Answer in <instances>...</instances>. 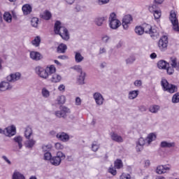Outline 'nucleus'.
Segmentation results:
<instances>
[{
  "label": "nucleus",
  "mask_w": 179,
  "mask_h": 179,
  "mask_svg": "<svg viewBox=\"0 0 179 179\" xmlns=\"http://www.w3.org/2000/svg\"><path fill=\"white\" fill-rule=\"evenodd\" d=\"M166 72L169 75H173V73H174V67H168L166 69Z\"/></svg>",
  "instance_id": "54"
},
{
  "label": "nucleus",
  "mask_w": 179,
  "mask_h": 179,
  "mask_svg": "<svg viewBox=\"0 0 179 179\" xmlns=\"http://www.w3.org/2000/svg\"><path fill=\"white\" fill-rule=\"evenodd\" d=\"M2 159H3V160H5L6 163H8V164H12V162H10V161L8 159V157H6V156L3 155L2 157Z\"/></svg>",
  "instance_id": "64"
},
{
  "label": "nucleus",
  "mask_w": 179,
  "mask_h": 179,
  "mask_svg": "<svg viewBox=\"0 0 179 179\" xmlns=\"http://www.w3.org/2000/svg\"><path fill=\"white\" fill-rule=\"evenodd\" d=\"M171 85V84H170L169 82L164 78L161 80V86L164 92H166Z\"/></svg>",
  "instance_id": "24"
},
{
  "label": "nucleus",
  "mask_w": 179,
  "mask_h": 179,
  "mask_svg": "<svg viewBox=\"0 0 179 179\" xmlns=\"http://www.w3.org/2000/svg\"><path fill=\"white\" fill-rule=\"evenodd\" d=\"M12 89V86L8 82L3 81L0 84V90L1 92H5V90H9Z\"/></svg>",
  "instance_id": "19"
},
{
  "label": "nucleus",
  "mask_w": 179,
  "mask_h": 179,
  "mask_svg": "<svg viewBox=\"0 0 179 179\" xmlns=\"http://www.w3.org/2000/svg\"><path fill=\"white\" fill-rule=\"evenodd\" d=\"M55 148L57 149V150H62V149H64V145L61 144V143H57L55 144Z\"/></svg>",
  "instance_id": "55"
},
{
  "label": "nucleus",
  "mask_w": 179,
  "mask_h": 179,
  "mask_svg": "<svg viewBox=\"0 0 179 179\" xmlns=\"http://www.w3.org/2000/svg\"><path fill=\"white\" fill-rule=\"evenodd\" d=\"M14 142L16 143H18L19 149H22L23 147V144H22V142H23V138L20 136H17L13 138Z\"/></svg>",
  "instance_id": "27"
},
{
  "label": "nucleus",
  "mask_w": 179,
  "mask_h": 179,
  "mask_svg": "<svg viewBox=\"0 0 179 179\" xmlns=\"http://www.w3.org/2000/svg\"><path fill=\"white\" fill-rule=\"evenodd\" d=\"M106 20H107V17H96L94 19V23L96 26L101 27Z\"/></svg>",
  "instance_id": "18"
},
{
  "label": "nucleus",
  "mask_w": 179,
  "mask_h": 179,
  "mask_svg": "<svg viewBox=\"0 0 179 179\" xmlns=\"http://www.w3.org/2000/svg\"><path fill=\"white\" fill-rule=\"evenodd\" d=\"M62 79V77L57 73H54L52 75V78H50V81L52 83H58L61 82V80Z\"/></svg>",
  "instance_id": "21"
},
{
  "label": "nucleus",
  "mask_w": 179,
  "mask_h": 179,
  "mask_svg": "<svg viewBox=\"0 0 179 179\" xmlns=\"http://www.w3.org/2000/svg\"><path fill=\"white\" fill-rule=\"evenodd\" d=\"M30 58L34 61H40L43 59V55L38 52L32 51L30 52Z\"/></svg>",
  "instance_id": "15"
},
{
  "label": "nucleus",
  "mask_w": 179,
  "mask_h": 179,
  "mask_svg": "<svg viewBox=\"0 0 179 179\" xmlns=\"http://www.w3.org/2000/svg\"><path fill=\"white\" fill-rule=\"evenodd\" d=\"M138 94H139L138 90H133L129 92V100H134V99H136L138 97Z\"/></svg>",
  "instance_id": "30"
},
{
  "label": "nucleus",
  "mask_w": 179,
  "mask_h": 179,
  "mask_svg": "<svg viewBox=\"0 0 179 179\" xmlns=\"http://www.w3.org/2000/svg\"><path fill=\"white\" fill-rule=\"evenodd\" d=\"M82 104V99L80 97L76 98V106H80Z\"/></svg>",
  "instance_id": "60"
},
{
  "label": "nucleus",
  "mask_w": 179,
  "mask_h": 179,
  "mask_svg": "<svg viewBox=\"0 0 179 179\" xmlns=\"http://www.w3.org/2000/svg\"><path fill=\"white\" fill-rule=\"evenodd\" d=\"M41 17L44 19V20H50L52 17V14L48 10H46L41 15Z\"/></svg>",
  "instance_id": "23"
},
{
  "label": "nucleus",
  "mask_w": 179,
  "mask_h": 179,
  "mask_svg": "<svg viewBox=\"0 0 179 179\" xmlns=\"http://www.w3.org/2000/svg\"><path fill=\"white\" fill-rule=\"evenodd\" d=\"M154 17L155 19L157 20V19H160L161 16H162V11L160 10H158L157 11H154Z\"/></svg>",
  "instance_id": "50"
},
{
  "label": "nucleus",
  "mask_w": 179,
  "mask_h": 179,
  "mask_svg": "<svg viewBox=\"0 0 179 179\" xmlns=\"http://www.w3.org/2000/svg\"><path fill=\"white\" fill-rule=\"evenodd\" d=\"M13 179H26L24 176L17 171H15L13 174Z\"/></svg>",
  "instance_id": "33"
},
{
  "label": "nucleus",
  "mask_w": 179,
  "mask_h": 179,
  "mask_svg": "<svg viewBox=\"0 0 179 179\" xmlns=\"http://www.w3.org/2000/svg\"><path fill=\"white\" fill-rule=\"evenodd\" d=\"M108 22L109 27L113 30L118 29L119 27L121 26V22L117 19V15L115 13H112L110 14Z\"/></svg>",
  "instance_id": "2"
},
{
  "label": "nucleus",
  "mask_w": 179,
  "mask_h": 179,
  "mask_svg": "<svg viewBox=\"0 0 179 179\" xmlns=\"http://www.w3.org/2000/svg\"><path fill=\"white\" fill-rule=\"evenodd\" d=\"M60 110V111L62 112V118H65L66 117V114L71 113L69 108L65 106H61Z\"/></svg>",
  "instance_id": "32"
},
{
  "label": "nucleus",
  "mask_w": 179,
  "mask_h": 179,
  "mask_svg": "<svg viewBox=\"0 0 179 179\" xmlns=\"http://www.w3.org/2000/svg\"><path fill=\"white\" fill-rule=\"evenodd\" d=\"M143 30L144 33H146V34H150L151 37H157V36H159V32H157V30L152 27V26L149 24H143Z\"/></svg>",
  "instance_id": "5"
},
{
  "label": "nucleus",
  "mask_w": 179,
  "mask_h": 179,
  "mask_svg": "<svg viewBox=\"0 0 179 179\" xmlns=\"http://www.w3.org/2000/svg\"><path fill=\"white\" fill-rule=\"evenodd\" d=\"M110 138L112 141H114V142H117V143H122V142H124V138H122V136L118 135V134L115 132L110 133Z\"/></svg>",
  "instance_id": "13"
},
{
  "label": "nucleus",
  "mask_w": 179,
  "mask_h": 179,
  "mask_svg": "<svg viewBox=\"0 0 179 179\" xmlns=\"http://www.w3.org/2000/svg\"><path fill=\"white\" fill-rule=\"evenodd\" d=\"M145 141L148 145H150L153 141H156V134L154 133L148 134V137L145 138Z\"/></svg>",
  "instance_id": "25"
},
{
  "label": "nucleus",
  "mask_w": 179,
  "mask_h": 179,
  "mask_svg": "<svg viewBox=\"0 0 179 179\" xmlns=\"http://www.w3.org/2000/svg\"><path fill=\"white\" fill-rule=\"evenodd\" d=\"M51 150V145H43L42 146V150L43 152H50V150Z\"/></svg>",
  "instance_id": "52"
},
{
  "label": "nucleus",
  "mask_w": 179,
  "mask_h": 179,
  "mask_svg": "<svg viewBox=\"0 0 179 179\" xmlns=\"http://www.w3.org/2000/svg\"><path fill=\"white\" fill-rule=\"evenodd\" d=\"M134 86H136V87H141V86H142V80H136V81H134Z\"/></svg>",
  "instance_id": "57"
},
{
  "label": "nucleus",
  "mask_w": 179,
  "mask_h": 179,
  "mask_svg": "<svg viewBox=\"0 0 179 179\" xmlns=\"http://www.w3.org/2000/svg\"><path fill=\"white\" fill-rule=\"evenodd\" d=\"M145 143H146V139L145 140V138L141 137L138 139V141L136 142V149L137 152H141V150L143 149V146L145 145Z\"/></svg>",
  "instance_id": "14"
},
{
  "label": "nucleus",
  "mask_w": 179,
  "mask_h": 179,
  "mask_svg": "<svg viewBox=\"0 0 179 179\" xmlns=\"http://www.w3.org/2000/svg\"><path fill=\"white\" fill-rule=\"evenodd\" d=\"M168 45L169 37H167V36H162L158 42L159 48L161 50V51H165V50H167Z\"/></svg>",
  "instance_id": "6"
},
{
  "label": "nucleus",
  "mask_w": 179,
  "mask_h": 179,
  "mask_svg": "<svg viewBox=\"0 0 179 179\" xmlns=\"http://www.w3.org/2000/svg\"><path fill=\"white\" fill-rule=\"evenodd\" d=\"M120 179H131V175L128 173H122L120 177Z\"/></svg>",
  "instance_id": "53"
},
{
  "label": "nucleus",
  "mask_w": 179,
  "mask_h": 179,
  "mask_svg": "<svg viewBox=\"0 0 179 179\" xmlns=\"http://www.w3.org/2000/svg\"><path fill=\"white\" fill-rule=\"evenodd\" d=\"M75 54V62L77 64H80V62H82L84 59L85 57L80 54V52H74Z\"/></svg>",
  "instance_id": "20"
},
{
  "label": "nucleus",
  "mask_w": 179,
  "mask_h": 179,
  "mask_svg": "<svg viewBox=\"0 0 179 179\" xmlns=\"http://www.w3.org/2000/svg\"><path fill=\"white\" fill-rule=\"evenodd\" d=\"M34 145H36V141L33 139L29 138L25 142V146L28 148V149H31Z\"/></svg>",
  "instance_id": "36"
},
{
  "label": "nucleus",
  "mask_w": 179,
  "mask_h": 179,
  "mask_svg": "<svg viewBox=\"0 0 179 179\" xmlns=\"http://www.w3.org/2000/svg\"><path fill=\"white\" fill-rule=\"evenodd\" d=\"M57 138L60 141H62V142H68V141H69V136L64 132L58 133L57 134Z\"/></svg>",
  "instance_id": "17"
},
{
  "label": "nucleus",
  "mask_w": 179,
  "mask_h": 179,
  "mask_svg": "<svg viewBox=\"0 0 179 179\" xmlns=\"http://www.w3.org/2000/svg\"><path fill=\"white\" fill-rule=\"evenodd\" d=\"M67 49H68V47L66 46V45L64 43H61L57 47V52H60L61 54H64V52L66 51Z\"/></svg>",
  "instance_id": "28"
},
{
  "label": "nucleus",
  "mask_w": 179,
  "mask_h": 179,
  "mask_svg": "<svg viewBox=\"0 0 179 179\" xmlns=\"http://www.w3.org/2000/svg\"><path fill=\"white\" fill-rule=\"evenodd\" d=\"M178 64L176 57H171V65L173 68H177Z\"/></svg>",
  "instance_id": "45"
},
{
  "label": "nucleus",
  "mask_w": 179,
  "mask_h": 179,
  "mask_svg": "<svg viewBox=\"0 0 179 179\" xmlns=\"http://www.w3.org/2000/svg\"><path fill=\"white\" fill-rule=\"evenodd\" d=\"M109 40H110V37H108V36H103L102 37V41H103V43H108Z\"/></svg>",
  "instance_id": "61"
},
{
  "label": "nucleus",
  "mask_w": 179,
  "mask_h": 179,
  "mask_svg": "<svg viewBox=\"0 0 179 179\" xmlns=\"http://www.w3.org/2000/svg\"><path fill=\"white\" fill-rule=\"evenodd\" d=\"M169 20L172 23L173 29L175 31H179L178 19H177V14L174 10L170 12Z\"/></svg>",
  "instance_id": "4"
},
{
  "label": "nucleus",
  "mask_w": 179,
  "mask_h": 179,
  "mask_svg": "<svg viewBox=\"0 0 179 179\" xmlns=\"http://www.w3.org/2000/svg\"><path fill=\"white\" fill-rule=\"evenodd\" d=\"M132 20H133L132 15H127L124 16L122 19V24L124 30H127V29L129 27V24L132 23Z\"/></svg>",
  "instance_id": "9"
},
{
  "label": "nucleus",
  "mask_w": 179,
  "mask_h": 179,
  "mask_svg": "<svg viewBox=\"0 0 179 179\" xmlns=\"http://www.w3.org/2000/svg\"><path fill=\"white\" fill-rule=\"evenodd\" d=\"M31 24L33 27H38V18L33 17L31 20Z\"/></svg>",
  "instance_id": "44"
},
{
  "label": "nucleus",
  "mask_w": 179,
  "mask_h": 179,
  "mask_svg": "<svg viewBox=\"0 0 179 179\" xmlns=\"http://www.w3.org/2000/svg\"><path fill=\"white\" fill-rule=\"evenodd\" d=\"M93 97L98 106H103V103H104V98L103 97V95L100 94V92H95L93 94Z\"/></svg>",
  "instance_id": "11"
},
{
  "label": "nucleus",
  "mask_w": 179,
  "mask_h": 179,
  "mask_svg": "<svg viewBox=\"0 0 179 179\" xmlns=\"http://www.w3.org/2000/svg\"><path fill=\"white\" fill-rule=\"evenodd\" d=\"M139 110L141 111L142 113L148 110V108H146V106H139Z\"/></svg>",
  "instance_id": "62"
},
{
  "label": "nucleus",
  "mask_w": 179,
  "mask_h": 179,
  "mask_svg": "<svg viewBox=\"0 0 179 179\" xmlns=\"http://www.w3.org/2000/svg\"><path fill=\"white\" fill-rule=\"evenodd\" d=\"M65 101H66L65 96L62 95V96L57 97L58 104H64Z\"/></svg>",
  "instance_id": "47"
},
{
  "label": "nucleus",
  "mask_w": 179,
  "mask_h": 179,
  "mask_svg": "<svg viewBox=\"0 0 179 179\" xmlns=\"http://www.w3.org/2000/svg\"><path fill=\"white\" fill-rule=\"evenodd\" d=\"M73 69H75V71H77L78 73H82L83 72V71L82 70V66H75L73 67Z\"/></svg>",
  "instance_id": "58"
},
{
  "label": "nucleus",
  "mask_w": 179,
  "mask_h": 179,
  "mask_svg": "<svg viewBox=\"0 0 179 179\" xmlns=\"http://www.w3.org/2000/svg\"><path fill=\"white\" fill-rule=\"evenodd\" d=\"M134 30H135V33H136L138 36H142V34L145 33L143 31V27L142 26H136Z\"/></svg>",
  "instance_id": "40"
},
{
  "label": "nucleus",
  "mask_w": 179,
  "mask_h": 179,
  "mask_svg": "<svg viewBox=\"0 0 179 179\" xmlns=\"http://www.w3.org/2000/svg\"><path fill=\"white\" fill-rule=\"evenodd\" d=\"M100 149V145L97 144V142L94 141L92 144V152H97Z\"/></svg>",
  "instance_id": "43"
},
{
  "label": "nucleus",
  "mask_w": 179,
  "mask_h": 179,
  "mask_svg": "<svg viewBox=\"0 0 179 179\" xmlns=\"http://www.w3.org/2000/svg\"><path fill=\"white\" fill-rule=\"evenodd\" d=\"M54 32L55 34H59L62 37V40L68 41L69 40V31L66 27L62 26V23L60 21H56L54 27Z\"/></svg>",
  "instance_id": "1"
},
{
  "label": "nucleus",
  "mask_w": 179,
  "mask_h": 179,
  "mask_svg": "<svg viewBox=\"0 0 179 179\" xmlns=\"http://www.w3.org/2000/svg\"><path fill=\"white\" fill-rule=\"evenodd\" d=\"M51 159H52V155H51V152H47L44 154V160H50L51 162Z\"/></svg>",
  "instance_id": "48"
},
{
  "label": "nucleus",
  "mask_w": 179,
  "mask_h": 179,
  "mask_svg": "<svg viewBox=\"0 0 179 179\" xmlns=\"http://www.w3.org/2000/svg\"><path fill=\"white\" fill-rule=\"evenodd\" d=\"M159 110H160V106L157 105H152L149 108V112L152 113L154 114H156V113H157Z\"/></svg>",
  "instance_id": "38"
},
{
  "label": "nucleus",
  "mask_w": 179,
  "mask_h": 179,
  "mask_svg": "<svg viewBox=\"0 0 179 179\" xmlns=\"http://www.w3.org/2000/svg\"><path fill=\"white\" fill-rule=\"evenodd\" d=\"M32 134L33 130H31V128L30 127H27L24 132V136L26 139H30V136H31Z\"/></svg>",
  "instance_id": "34"
},
{
  "label": "nucleus",
  "mask_w": 179,
  "mask_h": 179,
  "mask_svg": "<svg viewBox=\"0 0 179 179\" xmlns=\"http://www.w3.org/2000/svg\"><path fill=\"white\" fill-rule=\"evenodd\" d=\"M172 103H179V92L175 94L172 97Z\"/></svg>",
  "instance_id": "49"
},
{
  "label": "nucleus",
  "mask_w": 179,
  "mask_h": 179,
  "mask_svg": "<svg viewBox=\"0 0 179 179\" xmlns=\"http://www.w3.org/2000/svg\"><path fill=\"white\" fill-rule=\"evenodd\" d=\"M42 96L43 97H50V91H48V90H46L45 88H43L42 90Z\"/></svg>",
  "instance_id": "51"
},
{
  "label": "nucleus",
  "mask_w": 179,
  "mask_h": 179,
  "mask_svg": "<svg viewBox=\"0 0 179 179\" xmlns=\"http://www.w3.org/2000/svg\"><path fill=\"white\" fill-rule=\"evenodd\" d=\"M167 89L168 90H166V92L168 93H171V94H173V93H176V92L178 90V87H177V85L173 84H171Z\"/></svg>",
  "instance_id": "26"
},
{
  "label": "nucleus",
  "mask_w": 179,
  "mask_h": 179,
  "mask_svg": "<svg viewBox=\"0 0 179 179\" xmlns=\"http://www.w3.org/2000/svg\"><path fill=\"white\" fill-rule=\"evenodd\" d=\"M108 2H110V0H98L99 5H106Z\"/></svg>",
  "instance_id": "59"
},
{
  "label": "nucleus",
  "mask_w": 179,
  "mask_h": 179,
  "mask_svg": "<svg viewBox=\"0 0 179 179\" xmlns=\"http://www.w3.org/2000/svg\"><path fill=\"white\" fill-rule=\"evenodd\" d=\"M171 166L170 165H160L157 167L156 173L157 174H164L167 171H170Z\"/></svg>",
  "instance_id": "10"
},
{
  "label": "nucleus",
  "mask_w": 179,
  "mask_h": 179,
  "mask_svg": "<svg viewBox=\"0 0 179 179\" xmlns=\"http://www.w3.org/2000/svg\"><path fill=\"white\" fill-rule=\"evenodd\" d=\"M108 173H110L112 176H116L117 175V170H115V168H109Z\"/></svg>",
  "instance_id": "56"
},
{
  "label": "nucleus",
  "mask_w": 179,
  "mask_h": 179,
  "mask_svg": "<svg viewBox=\"0 0 179 179\" xmlns=\"http://www.w3.org/2000/svg\"><path fill=\"white\" fill-rule=\"evenodd\" d=\"M46 71L48 73V76H50V75H54V73H55V72L57 71V69H55V66L54 65H51L49 67H46Z\"/></svg>",
  "instance_id": "35"
},
{
  "label": "nucleus",
  "mask_w": 179,
  "mask_h": 179,
  "mask_svg": "<svg viewBox=\"0 0 179 179\" xmlns=\"http://www.w3.org/2000/svg\"><path fill=\"white\" fill-rule=\"evenodd\" d=\"M65 154L59 151L57 152L56 156L52 157L50 163L52 166H59V164H61V162H62V160H65Z\"/></svg>",
  "instance_id": "3"
},
{
  "label": "nucleus",
  "mask_w": 179,
  "mask_h": 179,
  "mask_svg": "<svg viewBox=\"0 0 179 179\" xmlns=\"http://www.w3.org/2000/svg\"><path fill=\"white\" fill-rule=\"evenodd\" d=\"M3 19L8 23H10L12 22V15L9 12H6L3 14Z\"/></svg>",
  "instance_id": "37"
},
{
  "label": "nucleus",
  "mask_w": 179,
  "mask_h": 179,
  "mask_svg": "<svg viewBox=\"0 0 179 179\" xmlns=\"http://www.w3.org/2000/svg\"><path fill=\"white\" fill-rule=\"evenodd\" d=\"M3 135L12 138L16 135V127L15 125H11L3 129Z\"/></svg>",
  "instance_id": "7"
},
{
  "label": "nucleus",
  "mask_w": 179,
  "mask_h": 179,
  "mask_svg": "<svg viewBox=\"0 0 179 179\" xmlns=\"http://www.w3.org/2000/svg\"><path fill=\"white\" fill-rule=\"evenodd\" d=\"M55 114L56 117H58V118L62 117V113L61 110L56 111Z\"/></svg>",
  "instance_id": "63"
},
{
  "label": "nucleus",
  "mask_w": 179,
  "mask_h": 179,
  "mask_svg": "<svg viewBox=\"0 0 179 179\" xmlns=\"http://www.w3.org/2000/svg\"><path fill=\"white\" fill-rule=\"evenodd\" d=\"M41 43V38L40 36H36L35 38L31 41V44L35 47H38Z\"/></svg>",
  "instance_id": "39"
},
{
  "label": "nucleus",
  "mask_w": 179,
  "mask_h": 179,
  "mask_svg": "<svg viewBox=\"0 0 179 179\" xmlns=\"http://www.w3.org/2000/svg\"><path fill=\"white\" fill-rule=\"evenodd\" d=\"M157 10H159V9L157 8V4H153L149 6V11L151 12V13L157 12Z\"/></svg>",
  "instance_id": "46"
},
{
  "label": "nucleus",
  "mask_w": 179,
  "mask_h": 179,
  "mask_svg": "<svg viewBox=\"0 0 179 179\" xmlns=\"http://www.w3.org/2000/svg\"><path fill=\"white\" fill-rule=\"evenodd\" d=\"M122 166H123L122 161L121 159H117L116 161H115V163H114L115 169L120 170V169H122Z\"/></svg>",
  "instance_id": "41"
},
{
  "label": "nucleus",
  "mask_w": 179,
  "mask_h": 179,
  "mask_svg": "<svg viewBox=\"0 0 179 179\" xmlns=\"http://www.w3.org/2000/svg\"><path fill=\"white\" fill-rule=\"evenodd\" d=\"M134 61H136V58L135 57V56L131 55L127 59H126V64L127 65H131L134 64Z\"/></svg>",
  "instance_id": "42"
},
{
  "label": "nucleus",
  "mask_w": 179,
  "mask_h": 179,
  "mask_svg": "<svg viewBox=\"0 0 179 179\" xmlns=\"http://www.w3.org/2000/svg\"><path fill=\"white\" fill-rule=\"evenodd\" d=\"M161 148H174L176 143H169L167 141H162L160 145Z\"/></svg>",
  "instance_id": "29"
},
{
  "label": "nucleus",
  "mask_w": 179,
  "mask_h": 179,
  "mask_svg": "<svg viewBox=\"0 0 179 179\" xmlns=\"http://www.w3.org/2000/svg\"><path fill=\"white\" fill-rule=\"evenodd\" d=\"M24 15H30L33 10V8L30 4H24L22 8Z\"/></svg>",
  "instance_id": "16"
},
{
  "label": "nucleus",
  "mask_w": 179,
  "mask_h": 179,
  "mask_svg": "<svg viewBox=\"0 0 179 179\" xmlns=\"http://www.w3.org/2000/svg\"><path fill=\"white\" fill-rule=\"evenodd\" d=\"M167 65H169V64L164 60H160L157 63L159 69H166Z\"/></svg>",
  "instance_id": "31"
},
{
  "label": "nucleus",
  "mask_w": 179,
  "mask_h": 179,
  "mask_svg": "<svg viewBox=\"0 0 179 179\" xmlns=\"http://www.w3.org/2000/svg\"><path fill=\"white\" fill-rule=\"evenodd\" d=\"M20 76H22L20 73L17 72L15 73L10 74L8 76H7L6 79L8 82H16V80H19V79H20Z\"/></svg>",
  "instance_id": "12"
},
{
  "label": "nucleus",
  "mask_w": 179,
  "mask_h": 179,
  "mask_svg": "<svg viewBox=\"0 0 179 179\" xmlns=\"http://www.w3.org/2000/svg\"><path fill=\"white\" fill-rule=\"evenodd\" d=\"M85 78H86V73L83 71V73H80V75L77 78V81L79 83V85H85Z\"/></svg>",
  "instance_id": "22"
},
{
  "label": "nucleus",
  "mask_w": 179,
  "mask_h": 179,
  "mask_svg": "<svg viewBox=\"0 0 179 179\" xmlns=\"http://www.w3.org/2000/svg\"><path fill=\"white\" fill-rule=\"evenodd\" d=\"M35 72L40 76V78H43V79H47V78H48L47 69H44V68L41 66H37L35 68Z\"/></svg>",
  "instance_id": "8"
}]
</instances>
